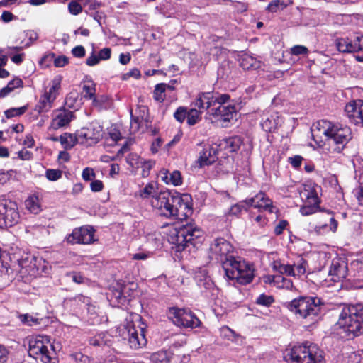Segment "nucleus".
Wrapping results in <instances>:
<instances>
[{"label":"nucleus","mask_w":363,"mask_h":363,"mask_svg":"<svg viewBox=\"0 0 363 363\" xmlns=\"http://www.w3.org/2000/svg\"><path fill=\"white\" fill-rule=\"evenodd\" d=\"M150 203L161 216L167 218L184 220L192 213L191 197L188 194L160 191L152 196Z\"/></svg>","instance_id":"f257e3e1"},{"label":"nucleus","mask_w":363,"mask_h":363,"mask_svg":"<svg viewBox=\"0 0 363 363\" xmlns=\"http://www.w3.org/2000/svg\"><path fill=\"white\" fill-rule=\"evenodd\" d=\"M342 338L352 340L363 333V305L344 306L335 324Z\"/></svg>","instance_id":"f03ea898"},{"label":"nucleus","mask_w":363,"mask_h":363,"mask_svg":"<svg viewBox=\"0 0 363 363\" xmlns=\"http://www.w3.org/2000/svg\"><path fill=\"white\" fill-rule=\"evenodd\" d=\"M284 305L303 324L311 325L320 318L321 301L318 297L299 296Z\"/></svg>","instance_id":"7ed1b4c3"},{"label":"nucleus","mask_w":363,"mask_h":363,"mask_svg":"<svg viewBox=\"0 0 363 363\" xmlns=\"http://www.w3.org/2000/svg\"><path fill=\"white\" fill-rule=\"evenodd\" d=\"M313 130L316 129L320 133L325 135L330 145H335L333 150L340 152L352 139L351 129L339 123H333L326 120L318 121L313 125Z\"/></svg>","instance_id":"20e7f679"},{"label":"nucleus","mask_w":363,"mask_h":363,"mask_svg":"<svg viewBox=\"0 0 363 363\" xmlns=\"http://www.w3.org/2000/svg\"><path fill=\"white\" fill-rule=\"evenodd\" d=\"M203 231L194 223H187L174 228L169 235V241L175 245L177 252H182L192 245L194 247L202 242Z\"/></svg>","instance_id":"39448f33"},{"label":"nucleus","mask_w":363,"mask_h":363,"mask_svg":"<svg viewBox=\"0 0 363 363\" xmlns=\"http://www.w3.org/2000/svg\"><path fill=\"white\" fill-rule=\"evenodd\" d=\"M225 277L240 284L250 283L255 276L253 265L244 259L232 257L223 264Z\"/></svg>","instance_id":"423d86ee"},{"label":"nucleus","mask_w":363,"mask_h":363,"mask_svg":"<svg viewBox=\"0 0 363 363\" xmlns=\"http://www.w3.org/2000/svg\"><path fill=\"white\" fill-rule=\"evenodd\" d=\"M290 359L296 363H325L323 352L314 344L294 346L289 353Z\"/></svg>","instance_id":"0eeeda50"},{"label":"nucleus","mask_w":363,"mask_h":363,"mask_svg":"<svg viewBox=\"0 0 363 363\" xmlns=\"http://www.w3.org/2000/svg\"><path fill=\"white\" fill-rule=\"evenodd\" d=\"M28 353L30 357L43 363H56L54 347L48 337L39 335L30 340Z\"/></svg>","instance_id":"6e6552de"},{"label":"nucleus","mask_w":363,"mask_h":363,"mask_svg":"<svg viewBox=\"0 0 363 363\" xmlns=\"http://www.w3.org/2000/svg\"><path fill=\"white\" fill-rule=\"evenodd\" d=\"M20 220L17 203L9 199H0V228L12 227Z\"/></svg>","instance_id":"1a4fd4ad"},{"label":"nucleus","mask_w":363,"mask_h":363,"mask_svg":"<svg viewBox=\"0 0 363 363\" xmlns=\"http://www.w3.org/2000/svg\"><path fill=\"white\" fill-rule=\"evenodd\" d=\"M233 252V246L231 244L225 240L224 238H220L216 239L211 245L209 257L212 260H215L223 264L231 259L233 256L229 255Z\"/></svg>","instance_id":"9d476101"},{"label":"nucleus","mask_w":363,"mask_h":363,"mask_svg":"<svg viewBox=\"0 0 363 363\" xmlns=\"http://www.w3.org/2000/svg\"><path fill=\"white\" fill-rule=\"evenodd\" d=\"M169 314L177 326L195 328L201 324L199 319L189 309L173 308Z\"/></svg>","instance_id":"9b49d317"},{"label":"nucleus","mask_w":363,"mask_h":363,"mask_svg":"<svg viewBox=\"0 0 363 363\" xmlns=\"http://www.w3.org/2000/svg\"><path fill=\"white\" fill-rule=\"evenodd\" d=\"M77 133L79 143L91 146L96 144L102 138V127L96 123H92L81 128Z\"/></svg>","instance_id":"f8f14e48"},{"label":"nucleus","mask_w":363,"mask_h":363,"mask_svg":"<svg viewBox=\"0 0 363 363\" xmlns=\"http://www.w3.org/2000/svg\"><path fill=\"white\" fill-rule=\"evenodd\" d=\"M317 224L314 230L318 235L325 234L330 231L335 232L338 223L330 211H322L316 216Z\"/></svg>","instance_id":"ddd939ff"},{"label":"nucleus","mask_w":363,"mask_h":363,"mask_svg":"<svg viewBox=\"0 0 363 363\" xmlns=\"http://www.w3.org/2000/svg\"><path fill=\"white\" fill-rule=\"evenodd\" d=\"M94 229L90 225L82 226L73 230L66 240L71 244H90L94 241Z\"/></svg>","instance_id":"4468645a"},{"label":"nucleus","mask_w":363,"mask_h":363,"mask_svg":"<svg viewBox=\"0 0 363 363\" xmlns=\"http://www.w3.org/2000/svg\"><path fill=\"white\" fill-rule=\"evenodd\" d=\"M218 104L214 113H237L240 110V104L231 100L229 94H221L213 101V106Z\"/></svg>","instance_id":"2eb2a0df"},{"label":"nucleus","mask_w":363,"mask_h":363,"mask_svg":"<svg viewBox=\"0 0 363 363\" xmlns=\"http://www.w3.org/2000/svg\"><path fill=\"white\" fill-rule=\"evenodd\" d=\"M60 88V84H54L49 89L48 92H45L43 96L40 98L38 104L35 106V110L39 113L43 112L50 111L52 104L56 99L57 91Z\"/></svg>","instance_id":"dca6fc26"},{"label":"nucleus","mask_w":363,"mask_h":363,"mask_svg":"<svg viewBox=\"0 0 363 363\" xmlns=\"http://www.w3.org/2000/svg\"><path fill=\"white\" fill-rule=\"evenodd\" d=\"M125 330L127 333V336H125L124 338L128 339V342L131 348L138 349L146 344L147 340L145 339L143 328H140V337L138 335V330L131 323L127 324Z\"/></svg>","instance_id":"f3484780"},{"label":"nucleus","mask_w":363,"mask_h":363,"mask_svg":"<svg viewBox=\"0 0 363 363\" xmlns=\"http://www.w3.org/2000/svg\"><path fill=\"white\" fill-rule=\"evenodd\" d=\"M242 203H246L249 206L257 208L260 211H266L269 213H273L274 208L271 200L266 197L265 194L262 192L257 194L254 197L244 201Z\"/></svg>","instance_id":"a211bd4d"},{"label":"nucleus","mask_w":363,"mask_h":363,"mask_svg":"<svg viewBox=\"0 0 363 363\" xmlns=\"http://www.w3.org/2000/svg\"><path fill=\"white\" fill-rule=\"evenodd\" d=\"M213 96L211 92L199 93L195 101L191 104L192 108L189 113L194 112L202 113L208 110L210 106L213 105Z\"/></svg>","instance_id":"6ab92c4d"},{"label":"nucleus","mask_w":363,"mask_h":363,"mask_svg":"<svg viewBox=\"0 0 363 363\" xmlns=\"http://www.w3.org/2000/svg\"><path fill=\"white\" fill-rule=\"evenodd\" d=\"M197 285L201 289V292L205 294L206 296L209 297L214 296L217 292L218 289L216 288L214 283L211 279L203 274L199 272L195 277Z\"/></svg>","instance_id":"aec40b11"},{"label":"nucleus","mask_w":363,"mask_h":363,"mask_svg":"<svg viewBox=\"0 0 363 363\" xmlns=\"http://www.w3.org/2000/svg\"><path fill=\"white\" fill-rule=\"evenodd\" d=\"M329 274L333 277L334 281L345 279L347 275V266L345 262L341 259H333Z\"/></svg>","instance_id":"412c9836"},{"label":"nucleus","mask_w":363,"mask_h":363,"mask_svg":"<svg viewBox=\"0 0 363 363\" xmlns=\"http://www.w3.org/2000/svg\"><path fill=\"white\" fill-rule=\"evenodd\" d=\"M218 152L216 147L209 146L204 148L203 150L199 153V157L196 161L199 167L210 165L215 162L218 159Z\"/></svg>","instance_id":"4be33fe9"},{"label":"nucleus","mask_w":363,"mask_h":363,"mask_svg":"<svg viewBox=\"0 0 363 363\" xmlns=\"http://www.w3.org/2000/svg\"><path fill=\"white\" fill-rule=\"evenodd\" d=\"M41 259H37L36 258H33L30 262L29 265H26V261H22L21 263V273L22 274H28L31 277H36L40 275L43 272H44V265L41 266Z\"/></svg>","instance_id":"5701e85b"},{"label":"nucleus","mask_w":363,"mask_h":363,"mask_svg":"<svg viewBox=\"0 0 363 363\" xmlns=\"http://www.w3.org/2000/svg\"><path fill=\"white\" fill-rule=\"evenodd\" d=\"M242 143V141L239 136H234L219 140L218 143L214 145L218 148V151L225 150L229 152H233L239 150Z\"/></svg>","instance_id":"b1692460"},{"label":"nucleus","mask_w":363,"mask_h":363,"mask_svg":"<svg viewBox=\"0 0 363 363\" xmlns=\"http://www.w3.org/2000/svg\"><path fill=\"white\" fill-rule=\"evenodd\" d=\"M148 123V120L144 119L142 115H130V131L133 133L145 132L149 128Z\"/></svg>","instance_id":"393cba45"},{"label":"nucleus","mask_w":363,"mask_h":363,"mask_svg":"<svg viewBox=\"0 0 363 363\" xmlns=\"http://www.w3.org/2000/svg\"><path fill=\"white\" fill-rule=\"evenodd\" d=\"M265 118H262L261 125L267 132L274 131L282 122V118L278 115H265Z\"/></svg>","instance_id":"a878e982"},{"label":"nucleus","mask_w":363,"mask_h":363,"mask_svg":"<svg viewBox=\"0 0 363 363\" xmlns=\"http://www.w3.org/2000/svg\"><path fill=\"white\" fill-rule=\"evenodd\" d=\"M239 61L240 65L246 70L257 69L261 67L260 61L247 53L241 55Z\"/></svg>","instance_id":"bb28decb"},{"label":"nucleus","mask_w":363,"mask_h":363,"mask_svg":"<svg viewBox=\"0 0 363 363\" xmlns=\"http://www.w3.org/2000/svg\"><path fill=\"white\" fill-rule=\"evenodd\" d=\"M336 47L341 52H355L359 51V45H352V38H341L336 40Z\"/></svg>","instance_id":"cd10ccee"},{"label":"nucleus","mask_w":363,"mask_h":363,"mask_svg":"<svg viewBox=\"0 0 363 363\" xmlns=\"http://www.w3.org/2000/svg\"><path fill=\"white\" fill-rule=\"evenodd\" d=\"M301 196L307 203L319 204L320 203L315 189L311 186H305L303 190L301 191Z\"/></svg>","instance_id":"c85d7f7f"},{"label":"nucleus","mask_w":363,"mask_h":363,"mask_svg":"<svg viewBox=\"0 0 363 363\" xmlns=\"http://www.w3.org/2000/svg\"><path fill=\"white\" fill-rule=\"evenodd\" d=\"M206 119L211 121L216 127L227 128L233 119L232 115H209Z\"/></svg>","instance_id":"c756f323"},{"label":"nucleus","mask_w":363,"mask_h":363,"mask_svg":"<svg viewBox=\"0 0 363 363\" xmlns=\"http://www.w3.org/2000/svg\"><path fill=\"white\" fill-rule=\"evenodd\" d=\"M74 118V115H57L51 122L50 128L53 130H57L60 128L65 127L69 125L72 120Z\"/></svg>","instance_id":"7c9ffc66"},{"label":"nucleus","mask_w":363,"mask_h":363,"mask_svg":"<svg viewBox=\"0 0 363 363\" xmlns=\"http://www.w3.org/2000/svg\"><path fill=\"white\" fill-rule=\"evenodd\" d=\"M173 88L164 83L158 84L155 86L153 96L156 101H162L165 96L167 91H172Z\"/></svg>","instance_id":"2f4dec72"},{"label":"nucleus","mask_w":363,"mask_h":363,"mask_svg":"<svg viewBox=\"0 0 363 363\" xmlns=\"http://www.w3.org/2000/svg\"><path fill=\"white\" fill-rule=\"evenodd\" d=\"M26 208L31 213L38 214L41 211V206L38 196L32 195L25 201Z\"/></svg>","instance_id":"473e14b6"},{"label":"nucleus","mask_w":363,"mask_h":363,"mask_svg":"<svg viewBox=\"0 0 363 363\" xmlns=\"http://www.w3.org/2000/svg\"><path fill=\"white\" fill-rule=\"evenodd\" d=\"M60 141L65 149L69 150L72 148L77 142H79L78 133L77 135L65 133L60 136Z\"/></svg>","instance_id":"72a5a7b5"},{"label":"nucleus","mask_w":363,"mask_h":363,"mask_svg":"<svg viewBox=\"0 0 363 363\" xmlns=\"http://www.w3.org/2000/svg\"><path fill=\"white\" fill-rule=\"evenodd\" d=\"M291 0H273L267 7V10L272 13L277 12L278 11L284 10L289 5L291 4Z\"/></svg>","instance_id":"f704fd0d"},{"label":"nucleus","mask_w":363,"mask_h":363,"mask_svg":"<svg viewBox=\"0 0 363 363\" xmlns=\"http://www.w3.org/2000/svg\"><path fill=\"white\" fill-rule=\"evenodd\" d=\"M23 86V81L20 78H15L10 81L7 86L0 90V97L3 98L11 93L15 88Z\"/></svg>","instance_id":"c9c22d12"},{"label":"nucleus","mask_w":363,"mask_h":363,"mask_svg":"<svg viewBox=\"0 0 363 363\" xmlns=\"http://www.w3.org/2000/svg\"><path fill=\"white\" fill-rule=\"evenodd\" d=\"M345 110L347 113L355 112L363 113V100L359 99L350 101L345 106Z\"/></svg>","instance_id":"e433bc0d"},{"label":"nucleus","mask_w":363,"mask_h":363,"mask_svg":"<svg viewBox=\"0 0 363 363\" xmlns=\"http://www.w3.org/2000/svg\"><path fill=\"white\" fill-rule=\"evenodd\" d=\"M53 60L54 65L56 67H62L69 62V59L65 55H61L57 57H55V55L54 53H50L43 58V60Z\"/></svg>","instance_id":"4c0bfd02"},{"label":"nucleus","mask_w":363,"mask_h":363,"mask_svg":"<svg viewBox=\"0 0 363 363\" xmlns=\"http://www.w3.org/2000/svg\"><path fill=\"white\" fill-rule=\"evenodd\" d=\"M274 301V298L272 296L267 295L265 294H260L255 300V303L257 305L262 306H270Z\"/></svg>","instance_id":"58836bf2"},{"label":"nucleus","mask_w":363,"mask_h":363,"mask_svg":"<svg viewBox=\"0 0 363 363\" xmlns=\"http://www.w3.org/2000/svg\"><path fill=\"white\" fill-rule=\"evenodd\" d=\"M140 196L142 198H147L152 196H156L155 185L152 183H148L143 189L140 191Z\"/></svg>","instance_id":"ea45409f"},{"label":"nucleus","mask_w":363,"mask_h":363,"mask_svg":"<svg viewBox=\"0 0 363 363\" xmlns=\"http://www.w3.org/2000/svg\"><path fill=\"white\" fill-rule=\"evenodd\" d=\"M20 319L22 323L28 325V326H34L38 325L40 323V319L33 317L28 314L21 315L20 316Z\"/></svg>","instance_id":"a19ab883"},{"label":"nucleus","mask_w":363,"mask_h":363,"mask_svg":"<svg viewBox=\"0 0 363 363\" xmlns=\"http://www.w3.org/2000/svg\"><path fill=\"white\" fill-rule=\"evenodd\" d=\"M277 285L279 288H284L289 290H292L294 285L292 281L289 279L285 278L281 275H277Z\"/></svg>","instance_id":"79ce46f5"},{"label":"nucleus","mask_w":363,"mask_h":363,"mask_svg":"<svg viewBox=\"0 0 363 363\" xmlns=\"http://www.w3.org/2000/svg\"><path fill=\"white\" fill-rule=\"evenodd\" d=\"M319 204L306 203L300 208V213L303 216H309L315 213L319 208Z\"/></svg>","instance_id":"37998d69"},{"label":"nucleus","mask_w":363,"mask_h":363,"mask_svg":"<svg viewBox=\"0 0 363 363\" xmlns=\"http://www.w3.org/2000/svg\"><path fill=\"white\" fill-rule=\"evenodd\" d=\"M95 91V84L91 81L83 85V92L84 93V96L85 98H89V99H93Z\"/></svg>","instance_id":"c03bdc74"},{"label":"nucleus","mask_w":363,"mask_h":363,"mask_svg":"<svg viewBox=\"0 0 363 363\" xmlns=\"http://www.w3.org/2000/svg\"><path fill=\"white\" fill-rule=\"evenodd\" d=\"M150 360L152 363H168L169 360L167 354L164 352H158L150 356Z\"/></svg>","instance_id":"a18cd8bd"},{"label":"nucleus","mask_w":363,"mask_h":363,"mask_svg":"<svg viewBox=\"0 0 363 363\" xmlns=\"http://www.w3.org/2000/svg\"><path fill=\"white\" fill-rule=\"evenodd\" d=\"M126 162L130 167H138L142 163V160L137 154L131 153L127 156Z\"/></svg>","instance_id":"49530a36"},{"label":"nucleus","mask_w":363,"mask_h":363,"mask_svg":"<svg viewBox=\"0 0 363 363\" xmlns=\"http://www.w3.org/2000/svg\"><path fill=\"white\" fill-rule=\"evenodd\" d=\"M182 183V179L180 172L174 170L172 173H169V184L174 186H179Z\"/></svg>","instance_id":"de8ad7c7"},{"label":"nucleus","mask_w":363,"mask_h":363,"mask_svg":"<svg viewBox=\"0 0 363 363\" xmlns=\"http://www.w3.org/2000/svg\"><path fill=\"white\" fill-rule=\"evenodd\" d=\"M45 176L50 181H57L62 177V171L59 169H48Z\"/></svg>","instance_id":"09e8293b"},{"label":"nucleus","mask_w":363,"mask_h":363,"mask_svg":"<svg viewBox=\"0 0 363 363\" xmlns=\"http://www.w3.org/2000/svg\"><path fill=\"white\" fill-rule=\"evenodd\" d=\"M278 270L281 274H286L289 276H296L294 266L289 264H279Z\"/></svg>","instance_id":"8fccbe9b"},{"label":"nucleus","mask_w":363,"mask_h":363,"mask_svg":"<svg viewBox=\"0 0 363 363\" xmlns=\"http://www.w3.org/2000/svg\"><path fill=\"white\" fill-rule=\"evenodd\" d=\"M308 50L303 45H295L291 48V53L294 55H306Z\"/></svg>","instance_id":"3c124183"},{"label":"nucleus","mask_w":363,"mask_h":363,"mask_svg":"<svg viewBox=\"0 0 363 363\" xmlns=\"http://www.w3.org/2000/svg\"><path fill=\"white\" fill-rule=\"evenodd\" d=\"M69 11L74 15L79 14L82 11V6L77 1H72L68 5Z\"/></svg>","instance_id":"603ef678"},{"label":"nucleus","mask_w":363,"mask_h":363,"mask_svg":"<svg viewBox=\"0 0 363 363\" xmlns=\"http://www.w3.org/2000/svg\"><path fill=\"white\" fill-rule=\"evenodd\" d=\"M295 271H296V275L301 276L306 273V262L303 259H301L299 262L295 266Z\"/></svg>","instance_id":"864d4df0"},{"label":"nucleus","mask_w":363,"mask_h":363,"mask_svg":"<svg viewBox=\"0 0 363 363\" xmlns=\"http://www.w3.org/2000/svg\"><path fill=\"white\" fill-rule=\"evenodd\" d=\"M9 350L0 344V363H6L9 359Z\"/></svg>","instance_id":"5fc2aeb1"},{"label":"nucleus","mask_w":363,"mask_h":363,"mask_svg":"<svg viewBox=\"0 0 363 363\" xmlns=\"http://www.w3.org/2000/svg\"><path fill=\"white\" fill-rule=\"evenodd\" d=\"M95 177V174L92 169L86 167L82 172V178L85 181H90Z\"/></svg>","instance_id":"6e6d98bb"},{"label":"nucleus","mask_w":363,"mask_h":363,"mask_svg":"<svg viewBox=\"0 0 363 363\" xmlns=\"http://www.w3.org/2000/svg\"><path fill=\"white\" fill-rule=\"evenodd\" d=\"M108 135H109L110 139H111V140L113 142H115V143H116L117 141H118L121 138V135L120 131L118 129L115 128H111L109 130Z\"/></svg>","instance_id":"4d7b16f0"},{"label":"nucleus","mask_w":363,"mask_h":363,"mask_svg":"<svg viewBox=\"0 0 363 363\" xmlns=\"http://www.w3.org/2000/svg\"><path fill=\"white\" fill-rule=\"evenodd\" d=\"M111 50L109 48H105L101 50L99 52V58L100 60H108L111 57Z\"/></svg>","instance_id":"13d9d810"},{"label":"nucleus","mask_w":363,"mask_h":363,"mask_svg":"<svg viewBox=\"0 0 363 363\" xmlns=\"http://www.w3.org/2000/svg\"><path fill=\"white\" fill-rule=\"evenodd\" d=\"M72 357L77 363H89L90 362L89 357L82 353H76Z\"/></svg>","instance_id":"bf43d9fd"},{"label":"nucleus","mask_w":363,"mask_h":363,"mask_svg":"<svg viewBox=\"0 0 363 363\" xmlns=\"http://www.w3.org/2000/svg\"><path fill=\"white\" fill-rule=\"evenodd\" d=\"M72 53L74 57H83L85 55V49L82 45H77L72 50Z\"/></svg>","instance_id":"052dcab7"},{"label":"nucleus","mask_w":363,"mask_h":363,"mask_svg":"<svg viewBox=\"0 0 363 363\" xmlns=\"http://www.w3.org/2000/svg\"><path fill=\"white\" fill-rule=\"evenodd\" d=\"M288 225V222L286 220H282L279 222V223L276 225L274 229V233L276 235H281L284 230L286 228Z\"/></svg>","instance_id":"680f3d73"},{"label":"nucleus","mask_w":363,"mask_h":363,"mask_svg":"<svg viewBox=\"0 0 363 363\" xmlns=\"http://www.w3.org/2000/svg\"><path fill=\"white\" fill-rule=\"evenodd\" d=\"M163 141L160 138H156L151 145L150 150L153 154H155L158 152L159 148L161 147Z\"/></svg>","instance_id":"e2e57ef3"},{"label":"nucleus","mask_w":363,"mask_h":363,"mask_svg":"<svg viewBox=\"0 0 363 363\" xmlns=\"http://www.w3.org/2000/svg\"><path fill=\"white\" fill-rule=\"evenodd\" d=\"M354 194L358 201L359 205L363 206V182L360 183L359 189L354 191Z\"/></svg>","instance_id":"0e129e2a"},{"label":"nucleus","mask_w":363,"mask_h":363,"mask_svg":"<svg viewBox=\"0 0 363 363\" xmlns=\"http://www.w3.org/2000/svg\"><path fill=\"white\" fill-rule=\"evenodd\" d=\"M303 157L300 155H296L289 158V163L295 168L301 166Z\"/></svg>","instance_id":"69168bd1"},{"label":"nucleus","mask_w":363,"mask_h":363,"mask_svg":"<svg viewBox=\"0 0 363 363\" xmlns=\"http://www.w3.org/2000/svg\"><path fill=\"white\" fill-rule=\"evenodd\" d=\"M100 61L99 56H96L94 52L86 59V63L88 66H94Z\"/></svg>","instance_id":"338daca9"},{"label":"nucleus","mask_w":363,"mask_h":363,"mask_svg":"<svg viewBox=\"0 0 363 363\" xmlns=\"http://www.w3.org/2000/svg\"><path fill=\"white\" fill-rule=\"evenodd\" d=\"M352 45H359V50H363V35H354V38H352Z\"/></svg>","instance_id":"774afa93"}]
</instances>
